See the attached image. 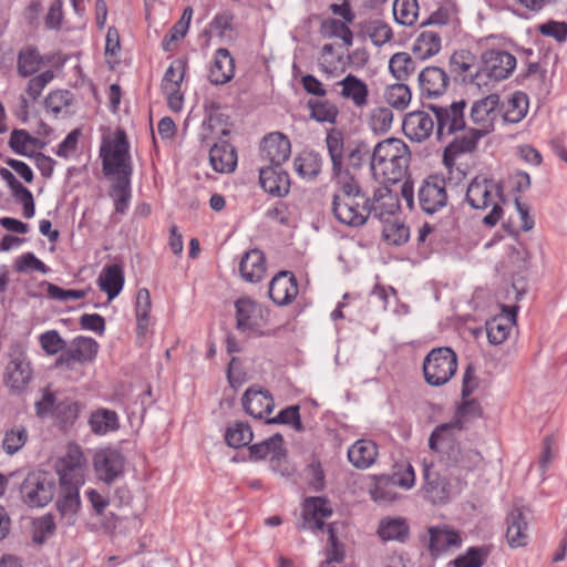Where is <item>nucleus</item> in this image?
Segmentation results:
<instances>
[{
    "mask_svg": "<svg viewBox=\"0 0 567 567\" xmlns=\"http://www.w3.org/2000/svg\"><path fill=\"white\" fill-rule=\"evenodd\" d=\"M9 145L13 152L23 156H30L34 150L41 148L43 143L31 136L25 130H13Z\"/></svg>",
    "mask_w": 567,
    "mask_h": 567,
    "instance_id": "nucleus-45",
    "label": "nucleus"
},
{
    "mask_svg": "<svg viewBox=\"0 0 567 567\" xmlns=\"http://www.w3.org/2000/svg\"><path fill=\"white\" fill-rule=\"evenodd\" d=\"M392 10L395 21L402 25H413L419 17L416 0H394Z\"/></svg>",
    "mask_w": 567,
    "mask_h": 567,
    "instance_id": "nucleus-49",
    "label": "nucleus"
},
{
    "mask_svg": "<svg viewBox=\"0 0 567 567\" xmlns=\"http://www.w3.org/2000/svg\"><path fill=\"white\" fill-rule=\"evenodd\" d=\"M99 287L106 292L109 300L114 299L122 290L124 276L118 265L106 266L99 276Z\"/></svg>",
    "mask_w": 567,
    "mask_h": 567,
    "instance_id": "nucleus-39",
    "label": "nucleus"
},
{
    "mask_svg": "<svg viewBox=\"0 0 567 567\" xmlns=\"http://www.w3.org/2000/svg\"><path fill=\"white\" fill-rule=\"evenodd\" d=\"M290 153V141L279 132L270 133L261 142L260 156L269 165L281 166L289 158Z\"/></svg>",
    "mask_w": 567,
    "mask_h": 567,
    "instance_id": "nucleus-20",
    "label": "nucleus"
},
{
    "mask_svg": "<svg viewBox=\"0 0 567 567\" xmlns=\"http://www.w3.org/2000/svg\"><path fill=\"white\" fill-rule=\"evenodd\" d=\"M254 437L250 426L238 422L227 429L225 439L229 446L238 449L248 445Z\"/></svg>",
    "mask_w": 567,
    "mask_h": 567,
    "instance_id": "nucleus-58",
    "label": "nucleus"
},
{
    "mask_svg": "<svg viewBox=\"0 0 567 567\" xmlns=\"http://www.w3.org/2000/svg\"><path fill=\"white\" fill-rule=\"evenodd\" d=\"M39 341L44 352L49 355L56 354L66 346L65 341L61 338L56 330H49L42 333L39 338Z\"/></svg>",
    "mask_w": 567,
    "mask_h": 567,
    "instance_id": "nucleus-64",
    "label": "nucleus"
},
{
    "mask_svg": "<svg viewBox=\"0 0 567 567\" xmlns=\"http://www.w3.org/2000/svg\"><path fill=\"white\" fill-rule=\"evenodd\" d=\"M259 181L265 192L282 197L288 194L290 181L281 166L267 165L259 169Z\"/></svg>",
    "mask_w": 567,
    "mask_h": 567,
    "instance_id": "nucleus-28",
    "label": "nucleus"
},
{
    "mask_svg": "<svg viewBox=\"0 0 567 567\" xmlns=\"http://www.w3.org/2000/svg\"><path fill=\"white\" fill-rule=\"evenodd\" d=\"M456 369L457 357L447 347L433 349L423 362L425 381L434 386L445 384L455 374Z\"/></svg>",
    "mask_w": 567,
    "mask_h": 567,
    "instance_id": "nucleus-6",
    "label": "nucleus"
},
{
    "mask_svg": "<svg viewBox=\"0 0 567 567\" xmlns=\"http://www.w3.org/2000/svg\"><path fill=\"white\" fill-rule=\"evenodd\" d=\"M334 85L341 87L339 95L343 100L350 101L355 107L362 109L368 105V84L357 75L348 74Z\"/></svg>",
    "mask_w": 567,
    "mask_h": 567,
    "instance_id": "nucleus-30",
    "label": "nucleus"
},
{
    "mask_svg": "<svg viewBox=\"0 0 567 567\" xmlns=\"http://www.w3.org/2000/svg\"><path fill=\"white\" fill-rule=\"evenodd\" d=\"M42 64V58L37 49L28 47L18 54V73L23 76L34 74Z\"/></svg>",
    "mask_w": 567,
    "mask_h": 567,
    "instance_id": "nucleus-51",
    "label": "nucleus"
},
{
    "mask_svg": "<svg viewBox=\"0 0 567 567\" xmlns=\"http://www.w3.org/2000/svg\"><path fill=\"white\" fill-rule=\"evenodd\" d=\"M517 310V306H502V313L486 322L487 338L492 344H501L507 339L516 323Z\"/></svg>",
    "mask_w": 567,
    "mask_h": 567,
    "instance_id": "nucleus-24",
    "label": "nucleus"
},
{
    "mask_svg": "<svg viewBox=\"0 0 567 567\" xmlns=\"http://www.w3.org/2000/svg\"><path fill=\"white\" fill-rule=\"evenodd\" d=\"M393 113L389 107L379 106L371 111L369 125L374 132L385 133L391 128Z\"/></svg>",
    "mask_w": 567,
    "mask_h": 567,
    "instance_id": "nucleus-61",
    "label": "nucleus"
},
{
    "mask_svg": "<svg viewBox=\"0 0 567 567\" xmlns=\"http://www.w3.org/2000/svg\"><path fill=\"white\" fill-rule=\"evenodd\" d=\"M333 178L337 182L338 190L334 193L333 197H357L362 198L367 197L362 192L359 181L349 172L340 167L339 171H332Z\"/></svg>",
    "mask_w": 567,
    "mask_h": 567,
    "instance_id": "nucleus-40",
    "label": "nucleus"
},
{
    "mask_svg": "<svg viewBox=\"0 0 567 567\" xmlns=\"http://www.w3.org/2000/svg\"><path fill=\"white\" fill-rule=\"evenodd\" d=\"M332 515L330 503L324 497H308L302 504L301 529L321 530L323 519Z\"/></svg>",
    "mask_w": 567,
    "mask_h": 567,
    "instance_id": "nucleus-18",
    "label": "nucleus"
},
{
    "mask_svg": "<svg viewBox=\"0 0 567 567\" xmlns=\"http://www.w3.org/2000/svg\"><path fill=\"white\" fill-rule=\"evenodd\" d=\"M389 69L392 75L399 80H406L415 70V62L406 52L393 54L389 61Z\"/></svg>",
    "mask_w": 567,
    "mask_h": 567,
    "instance_id": "nucleus-55",
    "label": "nucleus"
},
{
    "mask_svg": "<svg viewBox=\"0 0 567 567\" xmlns=\"http://www.w3.org/2000/svg\"><path fill=\"white\" fill-rule=\"evenodd\" d=\"M529 508L514 505L507 516L506 538L511 547H523L527 544V514Z\"/></svg>",
    "mask_w": 567,
    "mask_h": 567,
    "instance_id": "nucleus-25",
    "label": "nucleus"
},
{
    "mask_svg": "<svg viewBox=\"0 0 567 567\" xmlns=\"http://www.w3.org/2000/svg\"><path fill=\"white\" fill-rule=\"evenodd\" d=\"M498 105L499 96L497 94H489L473 103L470 112V121L473 126L464 136L455 138L445 148L444 163L446 166L451 165L450 154L456 155L474 151L477 142L494 130L499 114Z\"/></svg>",
    "mask_w": 567,
    "mask_h": 567,
    "instance_id": "nucleus-1",
    "label": "nucleus"
},
{
    "mask_svg": "<svg viewBox=\"0 0 567 567\" xmlns=\"http://www.w3.org/2000/svg\"><path fill=\"white\" fill-rule=\"evenodd\" d=\"M99 350V343L89 337H76L70 344L69 349L62 353L56 360V365L71 368L72 362L80 363L92 361Z\"/></svg>",
    "mask_w": 567,
    "mask_h": 567,
    "instance_id": "nucleus-19",
    "label": "nucleus"
},
{
    "mask_svg": "<svg viewBox=\"0 0 567 567\" xmlns=\"http://www.w3.org/2000/svg\"><path fill=\"white\" fill-rule=\"evenodd\" d=\"M105 175L130 177L132 168L130 165L128 143L124 131L118 130L115 137L104 140L100 150Z\"/></svg>",
    "mask_w": 567,
    "mask_h": 567,
    "instance_id": "nucleus-5",
    "label": "nucleus"
},
{
    "mask_svg": "<svg viewBox=\"0 0 567 567\" xmlns=\"http://www.w3.org/2000/svg\"><path fill=\"white\" fill-rule=\"evenodd\" d=\"M447 199L445 182L437 177H427L417 189V206L427 215L441 212L446 207Z\"/></svg>",
    "mask_w": 567,
    "mask_h": 567,
    "instance_id": "nucleus-12",
    "label": "nucleus"
},
{
    "mask_svg": "<svg viewBox=\"0 0 567 567\" xmlns=\"http://www.w3.org/2000/svg\"><path fill=\"white\" fill-rule=\"evenodd\" d=\"M268 295L279 306L291 303L298 295L295 275L287 270L279 271L269 284Z\"/></svg>",
    "mask_w": 567,
    "mask_h": 567,
    "instance_id": "nucleus-21",
    "label": "nucleus"
},
{
    "mask_svg": "<svg viewBox=\"0 0 567 567\" xmlns=\"http://www.w3.org/2000/svg\"><path fill=\"white\" fill-rule=\"evenodd\" d=\"M449 83V75L439 66H426L419 74L421 93L427 97L443 95L447 90Z\"/></svg>",
    "mask_w": 567,
    "mask_h": 567,
    "instance_id": "nucleus-26",
    "label": "nucleus"
},
{
    "mask_svg": "<svg viewBox=\"0 0 567 567\" xmlns=\"http://www.w3.org/2000/svg\"><path fill=\"white\" fill-rule=\"evenodd\" d=\"M241 277L248 282H259L266 274L265 255L259 249L247 251L239 264Z\"/></svg>",
    "mask_w": 567,
    "mask_h": 567,
    "instance_id": "nucleus-32",
    "label": "nucleus"
},
{
    "mask_svg": "<svg viewBox=\"0 0 567 567\" xmlns=\"http://www.w3.org/2000/svg\"><path fill=\"white\" fill-rule=\"evenodd\" d=\"M20 492L25 504L31 507H42L52 501L55 483L49 474L33 472L27 475Z\"/></svg>",
    "mask_w": 567,
    "mask_h": 567,
    "instance_id": "nucleus-7",
    "label": "nucleus"
},
{
    "mask_svg": "<svg viewBox=\"0 0 567 567\" xmlns=\"http://www.w3.org/2000/svg\"><path fill=\"white\" fill-rule=\"evenodd\" d=\"M284 439L281 434H275L267 440L249 446V457L254 461H260L267 456L272 460H279L284 455Z\"/></svg>",
    "mask_w": 567,
    "mask_h": 567,
    "instance_id": "nucleus-41",
    "label": "nucleus"
},
{
    "mask_svg": "<svg viewBox=\"0 0 567 567\" xmlns=\"http://www.w3.org/2000/svg\"><path fill=\"white\" fill-rule=\"evenodd\" d=\"M429 549L434 557H437L451 549L458 548L462 544L460 534L447 525L429 528Z\"/></svg>",
    "mask_w": 567,
    "mask_h": 567,
    "instance_id": "nucleus-27",
    "label": "nucleus"
},
{
    "mask_svg": "<svg viewBox=\"0 0 567 567\" xmlns=\"http://www.w3.org/2000/svg\"><path fill=\"white\" fill-rule=\"evenodd\" d=\"M481 415L482 409L478 402L468 400L457 409L455 419L443 425H447L449 432L451 433H453L454 430L462 431L467 422L478 419Z\"/></svg>",
    "mask_w": 567,
    "mask_h": 567,
    "instance_id": "nucleus-46",
    "label": "nucleus"
},
{
    "mask_svg": "<svg viewBox=\"0 0 567 567\" xmlns=\"http://www.w3.org/2000/svg\"><path fill=\"white\" fill-rule=\"evenodd\" d=\"M410 87L404 83H394L388 85L383 92L384 101L398 111H404L411 102Z\"/></svg>",
    "mask_w": 567,
    "mask_h": 567,
    "instance_id": "nucleus-47",
    "label": "nucleus"
},
{
    "mask_svg": "<svg viewBox=\"0 0 567 567\" xmlns=\"http://www.w3.org/2000/svg\"><path fill=\"white\" fill-rule=\"evenodd\" d=\"M450 72L455 81L481 89L487 85L485 74L475 63V56L466 50L454 52L450 58Z\"/></svg>",
    "mask_w": 567,
    "mask_h": 567,
    "instance_id": "nucleus-10",
    "label": "nucleus"
},
{
    "mask_svg": "<svg viewBox=\"0 0 567 567\" xmlns=\"http://www.w3.org/2000/svg\"><path fill=\"white\" fill-rule=\"evenodd\" d=\"M465 203L473 209L486 210L483 223L486 226H495L503 216V187L493 178L475 176L466 188Z\"/></svg>",
    "mask_w": 567,
    "mask_h": 567,
    "instance_id": "nucleus-3",
    "label": "nucleus"
},
{
    "mask_svg": "<svg viewBox=\"0 0 567 567\" xmlns=\"http://www.w3.org/2000/svg\"><path fill=\"white\" fill-rule=\"evenodd\" d=\"M378 456L377 444L371 440H358L348 450V458L350 463L357 468L370 467Z\"/></svg>",
    "mask_w": 567,
    "mask_h": 567,
    "instance_id": "nucleus-34",
    "label": "nucleus"
},
{
    "mask_svg": "<svg viewBox=\"0 0 567 567\" xmlns=\"http://www.w3.org/2000/svg\"><path fill=\"white\" fill-rule=\"evenodd\" d=\"M192 17L193 9L190 7L185 8L181 19L172 27L169 32L165 35V38L162 41V47L165 51H171L172 43L185 37L189 28Z\"/></svg>",
    "mask_w": 567,
    "mask_h": 567,
    "instance_id": "nucleus-57",
    "label": "nucleus"
},
{
    "mask_svg": "<svg viewBox=\"0 0 567 567\" xmlns=\"http://www.w3.org/2000/svg\"><path fill=\"white\" fill-rule=\"evenodd\" d=\"M434 118L424 111L408 113L402 123L405 136L414 142L427 140L434 132Z\"/></svg>",
    "mask_w": 567,
    "mask_h": 567,
    "instance_id": "nucleus-23",
    "label": "nucleus"
},
{
    "mask_svg": "<svg viewBox=\"0 0 567 567\" xmlns=\"http://www.w3.org/2000/svg\"><path fill=\"white\" fill-rule=\"evenodd\" d=\"M237 329L249 334H259L266 322L267 309L249 297L235 302Z\"/></svg>",
    "mask_w": 567,
    "mask_h": 567,
    "instance_id": "nucleus-9",
    "label": "nucleus"
},
{
    "mask_svg": "<svg viewBox=\"0 0 567 567\" xmlns=\"http://www.w3.org/2000/svg\"><path fill=\"white\" fill-rule=\"evenodd\" d=\"M410 161L409 146L400 138L390 137L374 146L370 167L377 181L396 184L405 177Z\"/></svg>",
    "mask_w": 567,
    "mask_h": 567,
    "instance_id": "nucleus-2",
    "label": "nucleus"
},
{
    "mask_svg": "<svg viewBox=\"0 0 567 567\" xmlns=\"http://www.w3.org/2000/svg\"><path fill=\"white\" fill-rule=\"evenodd\" d=\"M423 478L422 491L425 498L431 503L443 504L450 499L452 494L451 483L433 464H424Z\"/></svg>",
    "mask_w": 567,
    "mask_h": 567,
    "instance_id": "nucleus-14",
    "label": "nucleus"
},
{
    "mask_svg": "<svg viewBox=\"0 0 567 567\" xmlns=\"http://www.w3.org/2000/svg\"><path fill=\"white\" fill-rule=\"evenodd\" d=\"M488 556L486 547H471L466 554L458 556L454 561V567H481Z\"/></svg>",
    "mask_w": 567,
    "mask_h": 567,
    "instance_id": "nucleus-62",
    "label": "nucleus"
},
{
    "mask_svg": "<svg viewBox=\"0 0 567 567\" xmlns=\"http://www.w3.org/2000/svg\"><path fill=\"white\" fill-rule=\"evenodd\" d=\"M209 162L214 171L230 173L237 165V154L233 145L223 142L215 144L209 151Z\"/></svg>",
    "mask_w": 567,
    "mask_h": 567,
    "instance_id": "nucleus-35",
    "label": "nucleus"
},
{
    "mask_svg": "<svg viewBox=\"0 0 567 567\" xmlns=\"http://www.w3.org/2000/svg\"><path fill=\"white\" fill-rule=\"evenodd\" d=\"M311 118L317 122L334 123L339 114L338 107L329 101H309Z\"/></svg>",
    "mask_w": 567,
    "mask_h": 567,
    "instance_id": "nucleus-59",
    "label": "nucleus"
},
{
    "mask_svg": "<svg viewBox=\"0 0 567 567\" xmlns=\"http://www.w3.org/2000/svg\"><path fill=\"white\" fill-rule=\"evenodd\" d=\"M319 66L328 78H337L344 72L342 55L336 54L334 45L327 43L322 47L319 58Z\"/></svg>",
    "mask_w": 567,
    "mask_h": 567,
    "instance_id": "nucleus-42",
    "label": "nucleus"
},
{
    "mask_svg": "<svg viewBox=\"0 0 567 567\" xmlns=\"http://www.w3.org/2000/svg\"><path fill=\"white\" fill-rule=\"evenodd\" d=\"M110 196L114 200L115 212L124 214L128 208L131 198L130 177H116V182L111 188Z\"/></svg>",
    "mask_w": 567,
    "mask_h": 567,
    "instance_id": "nucleus-54",
    "label": "nucleus"
},
{
    "mask_svg": "<svg viewBox=\"0 0 567 567\" xmlns=\"http://www.w3.org/2000/svg\"><path fill=\"white\" fill-rule=\"evenodd\" d=\"M369 216L381 221H389L400 210L398 192L388 186H380L374 189L371 197H367Z\"/></svg>",
    "mask_w": 567,
    "mask_h": 567,
    "instance_id": "nucleus-13",
    "label": "nucleus"
},
{
    "mask_svg": "<svg viewBox=\"0 0 567 567\" xmlns=\"http://www.w3.org/2000/svg\"><path fill=\"white\" fill-rule=\"evenodd\" d=\"M442 47V39L439 32L433 30L422 31L413 43V53L420 60H426L436 55Z\"/></svg>",
    "mask_w": 567,
    "mask_h": 567,
    "instance_id": "nucleus-37",
    "label": "nucleus"
},
{
    "mask_svg": "<svg viewBox=\"0 0 567 567\" xmlns=\"http://www.w3.org/2000/svg\"><path fill=\"white\" fill-rule=\"evenodd\" d=\"M245 411L255 419H262L274 410L275 402L268 391L248 389L243 395Z\"/></svg>",
    "mask_w": 567,
    "mask_h": 567,
    "instance_id": "nucleus-31",
    "label": "nucleus"
},
{
    "mask_svg": "<svg viewBox=\"0 0 567 567\" xmlns=\"http://www.w3.org/2000/svg\"><path fill=\"white\" fill-rule=\"evenodd\" d=\"M152 308L151 295L148 289L142 288L137 291L136 295V320H137V331L141 334H144L150 324V311Z\"/></svg>",
    "mask_w": 567,
    "mask_h": 567,
    "instance_id": "nucleus-56",
    "label": "nucleus"
},
{
    "mask_svg": "<svg viewBox=\"0 0 567 567\" xmlns=\"http://www.w3.org/2000/svg\"><path fill=\"white\" fill-rule=\"evenodd\" d=\"M465 101H458L450 104L449 106L430 105L436 120V137L443 140L458 131L466 128L465 121Z\"/></svg>",
    "mask_w": 567,
    "mask_h": 567,
    "instance_id": "nucleus-8",
    "label": "nucleus"
},
{
    "mask_svg": "<svg viewBox=\"0 0 567 567\" xmlns=\"http://www.w3.org/2000/svg\"><path fill=\"white\" fill-rule=\"evenodd\" d=\"M90 426L93 433L103 435L118 427L117 414L110 410H99L92 413Z\"/></svg>",
    "mask_w": 567,
    "mask_h": 567,
    "instance_id": "nucleus-50",
    "label": "nucleus"
},
{
    "mask_svg": "<svg viewBox=\"0 0 567 567\" xmlns=\"http://www.w3.org/2000/svg\"><path fill=\"white\" fill-rule=\"evenodd\" d=\"M528 99L523 92H515L507 101L503 104V120L507 123H518L527 114Z\"/></svg>",
    "mask_w": 567,
    "mask_h": 567,
    "instance_id": "nucleus-43",
    "label": "nucleus"
},
{
    "mask_svg": "<svg viewBox=\"0 0 567 567\" xmlns=\"http://www.w3.org/2000/svg\"><path fill=\"white\" fill-rule=\"evenodd\" d=\"M94 468L100 480L113 483L123 473L124 457L116 450H101L94 456Z\"/></svg>",
    "mask_w": 567,
    "mask_h": 567,
    "instance_id": "nucleus-17",
    "label": "nucleus"
},
{
    "mask_svg": "<svg viewBox=\"0 0 567 567\" xmlns=\"http://www.w3.org/2000/svg\"><path fill=\"white\" fill-rule=\"evenodd\" d=\"M28 439L29 433L23 425H13L4 433L2 449L8 455H13L25 445Z\"/></svg>",
    "mask_w": 567,
    "mask_h": 567,
    "instance_id": "nucleus-52",
    "label": "nucleus"
},
{
    "mask_svg": "<svg viewBox=\"0 0 567 567\" xmlns=\"http://www.w3.org/2000/svg\"><path fill=\"white\" fill-rule=\"evenodd\" d=\"M61 491L58 497L56 507L68 525H72L75 522V516L80 509V494L79 485L81 483L70 482L60 483Z\"/></svg>",
    "mask_w": 567,
    "mask_h": 567,
    "instance_id": "nucleus-29",
    "label": "nucleus"
},
{
    "mask_svg": "<svg viewBox=\"0 0 567 567\" xmlns=\"http://www.w3.org/2000/svg\"><path fill=\"white\" fill-rule=\"evenodd\" d=\"M326 144L332 163V171H339L343 166V134L331 128L327 133Z\"/></svg>",
    "mask_w": 567,
    "mask_h": 567,
    "instance_id": "nucleus-53",
    "label": "nucleus"
},
{
    "mask_svg": "<svg viewBox=\"0 0 567 567\" xmlns=\"http://www.w3.org/2000/svg\"><path fill=\"white\" fill-rule=\"evenodd\" d=\"M331 209L340 223L351 227L363 226L369 218L367 197H332Z\"/></svg>",
    "mask_w": 567,
    "mask_h": 567,
    "instance_id": "nucleus-11",
    "label": "nucleus"
},
{
    "mask_svg": "<svg viewBox=\"0 0 567 567\" xmlns=\"http://www.w3.org/2000/svg\"><path fill=\"white\" fill-rule=\"evenodd\" d=\"M268 424H291L295 430L302 431L303 426L300 420L299 406L290 405L284 410H281L278 415L272 419L267 420Z\"/></svg>",
    "mask_w": 567,
    "mask_h": 567,
    "instance_id": "nucleus-63",
    "label": "nucleus"
},
{
    "mask_svg": "<svg viewBox=\"0 0 567 567\" xmlns=\"http://www.w3.org/2000/svg\"><path fill=\"white\" fill-rule=\"evenodd\" d=\"M296 173L303 179L313 181L322 167V158L318 153L303 151L293 159Z\"/></svg>",
    "mask_w": 567,
    "mask_h": 567,
    "instance_id": "nucleus-38",
    "label": "nucleus"
},
{
    "mask_svg": "<svg viewBox=\"0 0 567 567\" xmlns=\"http://www.w3.org/2000/svg\"><path fill=\"white\" fill-rule=\"evenodd\" d=\"M85 465V457L80 446L71 444L68 446V452L58 465V473L60 483L83 482V467Z\"/></svg>",
    "mask_w": 567,
    "mask_h": 567,
    "instance_id": "nucleus-22",
    "label": "nucleus"
},
{
    "mask_svg": "<svg viewBox=\"0 0 567 567\" xmlns=\"http://www.w3.org/2000/svg\"><path fill=\"white\" fill-rule=\"evenodd\" d=\"M185 74V62L182 60L174 61L164 74L162 82L163 92H172L173 90H179V85Z\"/></svg>",
    "mask_w": 567,
    "mask_h": 567,
    "instance_id": "nucleus-60",
    "label": "nucleus"
},
{
    "mask_svg": "<svg viewBox=\"0 0 567 567\" xmlns=\"http://www.w3.org/2000/svg\"><path fill=\"white\" fill-rule=\"evenodd\" d=\"M235 72V61L227 49L220 48L216 51L213 65L209 70V80L213 84H225L229 82Z\"/></svg>",
    "mask_w": 567,
    "mask_h": 567,
    "instance_id": "nucleus-33",
    "label": "nucleus"
},
{
    "mask_svg": "<svg viewBox=\"0 0 567 567\" xmlns=\"http://www.w3.org/2000/svg\"><path fill=\"white\" fill-rule=\"evenodd\" d=\"M429 446L441 455V461L446 466L471 471L477 467L483 460L477 450L462 449L455 442L453 433L449 432L447 425H439L434 429L429 439Z\"/></svg>",
    "mask_w": 567,
    "mask_h": 567,
    "instance_id": "nucleus-4",
    "label": "nucleus"
},
{
    "mask_svg": "<svg viewBox=\"0 0 567 567\" xmlns=\"http://www.w3.org/2000/svg\"><path fill=\"white\" fill-rule=\"evenodd\" d=\"M32 378L30 362L23 353H13L6 367L4 383L14 393L22 392Z\"/></svg>",
    "mask_w": 567,
    "mask_h": 567,
    "instance_id": "nucleus-16",
    "label": "nucleus"
},
{
    "mask_svg": "<svg viewBox=\"0 0 567 567\" xmlns=\"http://www.w3.org/2000/svg\"><path fill=\"white\" fill-rule=\"evenodd\" d=\"M348 22L334 18L324 19L320 24V34L326 39L339 38L349 47L353 41V33Z\"/></svg>",
    "mask_w": 567,
    "mask_h": 567,
    "instance_id": "nucleus-44",
    "label": "nucleus"
},
{
    "mask_svg": "<svg viewBox=\"0 0 567 567\" xmlns=\"http://www.w3.org/2000/svg\"><path fill=\"white\" fill-rule=\"evenodd\" d=\"M396 485L390 478V476H381L375 481L373 488H371L370 494L374 502L389 505L392 504L398 498Z\"/></svg>",
    "mask_w": 567,
    "mask_h": 567,
    "instance_id": "nucleus-48",
    "label": "nucleus"
},
{
    "mask_svg": "<svg viewBox=\"0 0 567 567\" xmlns=\"http://www.w3.org/2000/svg\"><path fill=\"white\" fill-rule=\"evenodd\" d=\"M484 69L482 72L486 78H492L496 81L508 78L516 66V58L502 50H487L482 54Z\"/></svg>",
    "mask_w": 567,
    "mask_h": 567,
    "instance_id": "nucleus-15",
    "label": "nucleus"
},
{
    "mask_svg": "<svg viewBox=\"0 0 567 567\" xmlns=\"http://www.w3.org/2000/svg\"><path fill=\"white\" fill-rule=\"evenodd\" d=\"M378 535L383 542L405 543L410 536V527L402 517H385L379 523Z\"/></svg>",
    "mask_w": 567,
    "mask_h": 567,
    "instance_id": "nucleus-36",
    "label": "nucleus"
}]
</instances>
